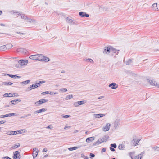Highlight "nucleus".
<instances>
[{
  "label": "nucleus",
  "instance_id": "nucleus-14",
  "mask_svg": "<svg viewBox=\"0 0 159 159\" xmlns=\"http://www.w3.org/2000/svg\"><path fill=\"white\" fill-rule=\"evenodd\" d=\"M102 143V142L101 140V139H100L97 142L94 143H93L92 146L93 147H95L97 145H98L99 144H101Z\"/></svg>",
  "mask_w": 159,
  "mask_h": 159
},
{
  "label": "nucleus",
  "instance_id": "nucleus-22",
  "mask_svg": "<svg viewBox=\"0 0 159 159\" xmlns=\"http://www.w3.org/2000/svg\"><path fill=\"white\" fill-rule=\"evenodd\" d=\"M94 139V137H92L89 138H88L86 139V141L87 143H89Z\"/></svg>",
  "mask_w": 159,
  "mask_h": 159
},
{
  "label": "nucleus",
  "instance_id": "nucleus-21",
  "mask_svg": "<svg viewBox=\"0 0 159 159\" xmlns=\"http://www.w3.org/2000/svg\"><path fill=\"white\" fill-rule=\"evenodd\" d=\"M17 133L16 131H9L7 134L8 135H16Z\"/></svg>",
  "mask_w": 159,
  "mask_h": 159
},
{
  "label": "nucleus",
  "instance_id": "nucleus-51",
  "mask_svg": "<svg viewBox=\"0 0 159 159\" xmlns=\"http://www.w3.org/2000/svg\"><path fill=\"white\" fill-rule=\"evenodd\" d=\"M30 21H30V22H32V23H36V20H34V19L32 20L31 19V20H30Z\"/></svg>",
  "mask_w": 159,
  "mask_h": 159
},
{
  "label": "nucleus",
  "instance_id": "nucleus-7",
  "mask_svg": "<svg viewBox=\"0 0 159 159\" xmlns=\"http://www.w3.org/2000/svg\"><path fill=\"white\" fill-rule=\"evenodd\" d=\"M111 46L109 47H105L103 53L106 54L109 53L111 50Z\"/></svg>",
  "mask_w": 159,
  "mask_h": 159
},
{
  "label": "nucleus",
  "instance_id": "nucleus-58",
  "mask_svg": "<svg viewBox=\"0 0 159 159\" xmlns=\"http://www.w3.org/2000/svg\"><path fill=\"white\" fill-rule=\"evenodd\" d=\"M145 153V152L144 151H143L142 152H141V153L139 154V156H142Z\"/></svg>",
  "mask_w": 159,
  "mask_h": 159
},
{
  "label": "nucleus",
  "instance_id": "nucleus-64",
  "mask_svg": "<svg viewBox=\"0 0 159 159\" xmlns=\"http://www.w3.org/2000/svg\"><path fill=\"white\" fill-rule=\"evenodd\" d=\"M71 24H73V25H75V24H77V22L76 21H73V22H72V23Z\"/></svg>",
  "mask_w": 159,
  "mask_h": 159
},
{
  "label": "nucleus",
  "instance_id": "nucleus-12",
  "mask_svg": "<svg viewBox=\"0 0 159 159\" xmlns=\"http://www.w3.org/2000/svg\"><path fill=\"white\" fill-rule=\"evenodd\" d=\"M38 87V85H37V84H34L31 85L28 88L29 90H31L34 88H35Z\"/></svg>",
  "mask_w": 159,
  "mask_h": 159
},
{
  "label": "nucleus",
  "instance_id": "nucleus-8",
  "mask_svg": "<svg viewBox=\"0 0 159 159\" xmlns=\"http://www.w3.org/2000/svg\"><path fill=\"white\" fill-rule=\"evenodd\" d=\"M44 56L42 54H37V61H42V60Z\"/></svg>",
  "mask_w": 159,
  "mask_h": 159
},
{
  "label": "nucleus",
  "instance_id": "nucleus-59",
  "mask_svg": "<svg viewBox=\"0 0 159 159\" xmlns=\"http://www.w3.org/2000/svg\"><path fill=\"white\" fill-rule=\"evenodd\" d=\"M106 149L105 148H103L101 152L102 153L103 152H104L106 151Z\"/></svg>",
  "mask_w": 159,
  "mask_h": 159
},
{
  "label": "nucleus",
  "instance_id": "nucleus-31",
  "mask_svg": "<svg viewBox=\"0 0 159 159\" xmlns=\"http://www.w3.org/2000/svg\"><path fill=\"white\" fill-rule=\"evenodd\" d=\"M3 84L6 85H11L13 84V83L10 82H3Z\"/></svg>",
  "mask_w": 159,
  "mask_h": 159
},
{
  "label": "nucleus",
  "instance_id": "nucleus-43",
  "mask_svg": "<svg viewBox=\"0 0 159 159\" xmlns=\"http://www.w3.org/2000/svg\"><path fill=\"white\" fill-rule=\"evenodd\" d=\"M142 157V156L140 157L139 155H138L137 156H136L135 157V159H141Z\"/></svg>",
  "mask_w": 159,
  "mask_h": 159
},
{
  "label": "nucleus",
  "instance_id": "nucleus-62",
  "mask_svg": "<svg viewBox=\"0 0 159 159\" xmlns=\"http://www.w3.org/2000/svg\"><path fill=\"white\" fill-rule=\"evenodd\" d=\"M39 82L40 84L43 83L45 82V81H39Z\"/></svg>",
  "mask_w": 159,
  "mask_h": 159
},
{
  "label": "nucleus",
  "instance_id": "nucleus-44",
  "mask_svg": "<svg viewBox=\"0 0 159 159\" xmlns=\"http://www.w3.org/2000/svg\"><path fill=\"white\" fill-rule=\"evenodd\" d=\"M16 133H17V134H22L23 132V130H18L16 131Z\"/></svg>",
  "mask_w": 159,
  "mask_h": 159
},
{
  "label": "nucleus",
  "instance_id": "nucleus-6",
  "mask_svg": "<svg viewBox=\"0 0 159 159\" xmlns=\"http://www.w3.org/2000/svg\"><path fill=\"white\" fill-rule=\"evenodd\" d=\"M79 15L82 17H88L89 16V14H87L86 12H80L79 13Z\"/></svg>",
  "mask_w": 159,
  "mask_h": 159
},
{
  "label": "nucleus",
  "instance_id": "nucleus-29",
  "mask_svg": "<svg viewBox=\"0 0 159 159\" xmlns=\"http://www.w3.org/2000/svg\"><path fill=\"white\" fill-rule=\"evenodd\" d=\"M113 84H112L111 87V89H115L118 88V85L117 84H116V83H113Z\"/></svg>",
  "mask_w": 159,
  "mask_h": 159
},
{
  "label": "nucleus",
  "instance_id": "nucleus-46",
  "mask_svg": "<svg viewBox=\"0 0 159 159\" xmlns=\"http://www.w3.org/2000/svg\"><path fill=\"white\" fill-rule=\"evenodd\" d=\"M60 90L62 92H66L67 91V89L65 88H63L60 89Z\"/></svg>",
  "mask_w": 159,
  "mask_h": 159
},
{
  "label": "nucleus",
  "instance_id": "nucleus-47",
  "mask_svg": "<svg viewBox=\"0 0 159 159\" xmlns=\"http://www.w3.org/2000/svg\"><path fill=\"white\" fill-rule=\"evenodd\" d=\"M7 75L11 78H15V75H14L10 74H7Z\"/></svg>",
  "mask_w": 159,
  "mask_h": 159
},
{
  "label": "nucleus",
  "instance_id": "nucleus-32",
  "mask_svg": "<svg viewBox=\"0 0 159 159\" xmlns=\"http://www.w3.org/2000/svg\"><path fill=\"white\" fill-rule=\"evenodd\" d=\"M124 148V146L122 144H119L118 146V149L120 150H123Z\"/></svg>",
  "mask_w": 159,
  "mask_h": 159
},
{
  "label": "nucleus",
  "instance_id": "nucleus-49",
  "mask_svg": "<svg viewBox=\"0 0 159 159\" xmlns=\"http://www.w3.org/2000/svg\"><path fill=\"white\" fill-rule=\"evenodd\" d=\"M58 93H56V92H49V94H57Z\"/></svg>",
  "mask_w": 159,
  "mask_h": 159
},
{
  "label": "nucleus",
  "instance_id": "nucleus-26",
  "mask_svg": "<svg viewBox=\"0 0 159 159\" xmlns=\"http://www.w3.org/2000/svg\"><path fill=\"white\" fill-rule=\"evenodd\" d=\"M6 50H8L12 47V45L11 44H8L5 45Z\"/></svg>",
  "mask_w": 159,
  "mask_h": 159
},
{
  "label": "nucleus",
  "instance_id": "nucleus-36",
  "mask_svg": "<svg viewBox=\"0 0 159 159\" xmlns=\"http://www.w3.org/2000/svg\"><path fill=\"white\" fill-rule=\"evenodd\" d=\"M15 115H16V114L14 113H11L7 114V117H10L11 116H13Z\"/></svg>",
  "mask_w": 159,
  "mask_h": 159
},
{
  "label": "nucleus",
  "instance_id": "nucleus-57",
  "mask_svg": "<svg viewBox=\"0 0 159 159\" xmlns=\"http://www.w3.org/2000/svg\"><path fill=\"white\" fill-rule=\"evenodd\" d=\"M110 149L111 150V151L112 152H114L115 150V149H114V148H113L112 147H110Z\"/></svg>",
  "mask_w": 159,
  "mask_h": 159
},
{
  "label": "nucleus",
  "instance_id": "nucleus-30",
  "mask_svg": "<svg viewBox=\"0 0 159 159\" xmlns=\"http://www.w3.org/2000/svg\"><path fill=\"white\" fill-rule=\"evenodd\" d=\"M111 51L113 53H116L117 51H119V50H117L116 49L113 48L111 47Z\"/></svg>",
  "mask_w": 159,
  "mask_h": 159
},
{
  "label": "nucleus",
  "instance_id": "nucleus-2",
  "mask_svg": "<svg viewBox=\"0 0 159 159\" xmlns=\"http://www.w3.org/2000/svg\"><path fill=\"white\" fill-rule=\"evenodd\" d=\"M13 158V159H20L21 158L20 153L17 151H15L14 152Z\"/></svg>",
  "mask_w": 159,
  "mask_h": 159
},
{
  "label": "nucleus",
  "instance_id": "nucleus-61",
  "mask_svg": "<svg viewBox=\"0 0 159 159\" xmlns=\"http://www.w3.org/2000/svg\"><path fill=\"white\" fill-rule=\"evenodd\" d=\"M26 117H27V115L26 114V115H24L21 116V118H26Z\"/></svg>",
  "mask_w": 159,
  "mask_h": 159
},
{
  "label": "nucleus",
  "instance_id": "nucleus-56",
  "mask_svg": "<svg viewBox=\"0 0 159 159\" xmlns=\"http://www.w3.org/2000/svg\"><path fill=\"white\" fill-rule=\"evenodd\" d=\"M7 117V114L4 115H1L0 116V118H4Z\"/></svg>",
  "mask_w": 159,
  "mask_h": 159
},
{
  "label": "nucleus",
  "instance_id": "nucleus-4",
  "mask_svg": "<svg viewBox=\"0 0 159 159\" xmlns=\"http://www.w3.org/2000/svg\"><path fill=\"white\" fill-rule=\"evenodd\" d=\"M33 150V152L32 155L33 158H34L37 156L39 151L38 148H34Z\"/></svg>",
  "mask_w": 159,
  "mask_h": 159
},
{
  "label": "nucleus",
  "instance_id": "nucleus-45",
  "mask_svg": "<svg viewBox=\"0 0 159 159\" xmlns=\"http://www.w3.org/2000/svg\"><path fill=\"white\" fill-rule=\"evenodd\" d=\"M110 146H111V147H112V148L113 147L114 148H116L117 147L115 143L111 144L110 145Z\"/></svg>",
  "mask_w": 159,
  "mask_h": 159
},
{
  "label": "nucleus",
  "instance_id": "nucleus-1",
  "mask_svg": "<svg viewBox=\"0 0 159 159\" xmlns=\"http://www.w3.org/2000/svg\"><path fill=\"white\" fill-rule=\"evenodd\" d=\"M48 100L45 99H41L39 101H38L35 103V104L36 106H38L42 104L47 102Z\"/></svg>",
  "mask_w": 159,
  "mask_h": 159
},
{
  "label": "nucleus",
  "instance_id": "nucleus-37",
  "mask_svg": "<svg viewBox=\"0 0 159 159\" xmlns=\"http://www.w3.org/2000/svg\"><path fill=\"white\" fill-rule=\"evenodd\" d=\"M76 148H77L76 147H72L69 148H68V149L70 151H72V150H75L76 149Z\"/></svg>",
  "mask_w": 159,
  "mask_h": 159
},
{
  "label": "nucleus",
  "instance_id": "nucleus-13",
  "mask_svg": "<svg viewBox=\"0 0 159 159\" xmlns=\"http://www.w3.org/2000/svg\"><path fill=\"white\" fill-rule=\"evenodd\" d=\"M152 9L155 11H158V8L157 7V3H154L152 4Z\"/></svg>",
  "mask_w": 159,
  "mask_h": 159
},
{
  "label": "nucleus",
  "instance_id": "nucleus-40",
  "mask_svg": "<svg viewBox=\"0 0 159 159\" xmlns=\"http://www.w3.org/2000/svg\"><path fill=\"white\" fill-rule=\"evenodd\" d=\"M73 97L72 95H68L66 97V98L67 99H70Z\"/></svg>",
  "mask_w": 159,
  "mask_h": 159
},
{
  "label": "nucleus",
  "instance_id": "nucleus-11",
  "mask_svg": "<svg viewBox=\"0 0 159 159\" xmlns=\"http://www.w3.org/2000/svg\"><path fill=\"white\" fill-rule=\"evenodd\" d=\"M109 138V137L108 135L104 136L102 139H101V140L102 143L107 141Z\"/></svg>",
  "mask_w": 159,
  "mask_h": 159
},
{
  "label": "nucleus",
  "instance_id": "nucleus-27",
  "mask_svg": "<svg viewBox=\"0 0 159 159\" xmlns=\"http://www.w3.org/2000/svg\"><path fill=\"white\" fill-rule=\"evenodd\" d=\"M50 60L49 58L47 57L44 56V57H43L42 61H44L45 62H48Z\"/></svg>",
  "mask_w": 159,
  "mask_h": 159
},
{
  "label": "nucleus",
  "instance_id": "nucleus-18",
  "mask_svg": "<svg viewBox=\"0 0 159 159\" xmlns=\"http://www.w3.org/2000/svg\"><path fill=\"white\" fill-rule=\"evenodd\" d=\"M140 140L137 139H134L133 140V144L135 145L136 146L138 145V143L140 141Z\"/></svg>",
  "mask_w": 159,
  "mask_h": 159
},
{
  "label": "nucleus",
  "instance_id": "nucleus-3",
  "mask_svg": "<svg viewBox=\"0 0 159 159\" xmlns=\"http://www.w3.org/2000/svg\"><path fill=\"white\" fill-rule=\"evenodd\" d=\"M86 101L85 100L79 101L74 103V105L75 107H77L79 105L84 104L86 103Z\"/></svg>",
  "mask_w": 159,
  "mask_h": 159
},
{
  "label": "nucleus",
  "instance_id": "nucleus-55",
  "mask_svg": "<svg viewBox=\"0 0 159 159\" xmlns=\"http://www.w3.org/2000/svg\"><path fill=\"white\" fill-rule=\"evenodd\" d=\"M70 126H66L64 128V129L65 130H66L70 128Z\"/></svg>",
  "mask_w": 159,
  "mask_h": 159
},
{
  "label": "nucleus",
  "instance_id": "nucleus-38",
  "mask_svg": "<svg viewBox=\"0 0 159 159\" xmlns=\"http://www.w3.org/2000/svg\"><path fill=\"white\" fill-rule=\"evenodd\" d=\"M86 61L89 62L90 63H93V61L91 59H89V58L87 59H86Z\"/></svg>",
  "mask_w": 159,
  "mask_h": 159
},
{
  "label": "nucleus",
  "instance_id": "nucleus-60",
  "mask_svg": "<svg viewBox=\"0 0 159 159\" xmlns=\"http://www.w3.org/2000/svg\"><path fill=\"white\" fill-rule=\"evenodd\" d=\"M6 122V121H4L3 120L1 121H0V125Z\"/></svg>",
  "mask_w": 159,
  "mask_h": 159
},
{
  "label": "nucleus",
  "instance_id": "nucleus-28",
  "mask_svg": "<svg viewBox=\"0 0 159 159\" xmlns=\"http://www.w3.org/2000/svg\"><path fill=\"white\" fill-rule=\"evenodd\" d=\"M132 62V60L131 59H129L126 61L125 63L126 65H129Z\"/></svg>",
  "mask_w": 159,
  "mask_h": 159
},
{
  "label": "nucleus",
  "instance_id": "nucleus-16",
  "mask_svg": "<svg viewBox=\"0 0 159 159\" xmlns=\"http://www.w3.org/2000/svg\"><path fill=\"white\" fill-rule=\"evenodd\" d=\"M18 101L19 102L21 101V100L20 99H16L14 100H11L10 101V103L11 104L15 105L16 104L17 101Z\"/></svg>",
  "mask_w": 159,
  "mask_h": 159
},
{
  "label": "nucleus",
  "instance_id": "nucleus-54",
  "mask_svg": "<svg viewBox=\"0 0 159 159\" xmlns=\"http://www.w3.org/2000/svg\"><path fill=\"white\" fill-rule=\"evenodd\" d=\"M15 15H20V13L18 12H16L13 13Z\"/></svg>",
  "mask_w": 159,
  "mask_h": 159
},
{
  "label": "nucleus",
  "instance_id": "nucleus-35",
  "mask_svg": "<svg viewBox=\"0 0 159 159\" xmlns=\"http://www.w3.org/2000/svg\"><path fill=\"white\" fill-rule=\"evenodd\" d=\"M30 81V80H28L25 81H23L21 82V83L22 84H28Z\"/></svg>",
  "mask_w": 159,
  "mask_h": 159
},
{
  "label": "nucleus",
  "instance_id": "nucleus-10",
  "mask_svg": "<svg viewBox=\"0 0 159 159\" xmlns=\"http://www.w3.org/2000/svg\"><path fill=\"white\" fill-rule=\"evenodd\" d=\"M18 62L22 66L23 65H25L28 63V60L25 61L23 60H20L18 61Z\"/></svg>",
  "mask_w": 159,
  "mask_h": 159
},
{
  "label": "nucleus",
  "instance_id": "nucleus-34",
  "mask_svg": "<svg viewBox=\"0 0 159 159\" xmlns=\"http://www.w3.org/2000/svg\"><path fill=\"white\" fill-rule=\"evenodd\" d=\"M20 15L21 16V18L22 19H25L27 16L26 15L24 14H20Z\"/></svg>",
  "mask_w": 159,
  "mask_h": 159
},
{
  "label": "nucleus",
  "instance_id": "nucleus-53",
  "mask_svg": "<svg viewBox=\"0 0 159 159\" xmlns=\"http://www.w3.org/2000/svg\"><path fill=\"white\" fill-rule=\"evenodd\" d=\"M90 156L91 158H93L95 157V155L92 153H90Z\"/></svg>",
  "mask_w": 159,
  "mask_h": 159
},
{
  "label": "nucleus",
  "instance_id": "nucleus-9",
  "mask_svg": "<svg viewBox=\"0 0 159 159\" xmlns=\"http://www.w3.org/2000/svg\"><path fill=\"white\" fill-rule=\"evenodd\" d=\"M149 82L150 83V84L152 85L156 86L158 87H159V85H158L155 81H154L152 80H149Z\"/></svg>",
  "mask_w": 159,
  "mask_h": 159
},
{
  "label": "nucleus",
  "instance_id": "nucleus-41",
  "mask_svg": "<svg viewBox=\"0 0 159 159\" xmlns=\"http://www.w3.org/2000/svg\"><path fill=\"white\" fill-rule=\"evenodd\" d=\"M61 116H62V117L64 118H67L70 117V116L69 115H62Z\"/></svg>",
  "mask_w": 159,
  "mask_h": 159
},
{
  "label": "nucleus",
  "instance_id": "nucleus-19",
  "mask_svg": "<svg viewBox=\"0 0 159 159\" xmlns=\"http://www.w3.org/2000/svg\"><path fill=\"white\" fill-rule=\"evenodd\" d=\"M105 114H94L93 116L95 118H99L104 116Z\"/></svg>",
  "mask_w": 159,
  "mask_h": 159
},
{
  "label": "nucleus",
  "instance_id": "nucleus-50",
  "mask_svg": "<svg viewBox=\"0 0 159 159\" xmlns=\"http://www.w3.org/2000/svg\"><path fill=\"white\" fill-rule=\"evenodd\" d=\"M2 159H12L10 158L8 156H6V157H3Z\"/></svg>",
  "mask_w": 159,
  "mask_h": 159
},
{
  "label": "nucleus",
  "instance_id": "nucleus-42",
  "mask_svg": "<svg viewBox=\"0 0 159 159\" xmlns=\"http://www.w3.org/2000/svg\"><path fill=\"white\" fill-rule=\"evenodd\" d=\"M17 68H20L22 67V66L21 65H20V64L19 63H18L17 64H16L15 66Z\"/></svg>",
  "mask_w": 159,
  "mask_h": 159
},
{
  "label": "nucleus",
  "instance_id": "nucleus-52",
  "mask_svg": "<svg viewBox=\"0 0 159 159\" xmlns=\"http://www.w3.org/2000/svg\"><path fill=\"white\" fill-rule=\"evenodd\" d=\"M25 20H26L28 21L29 22H30V20H31V19L30 18L27 17V16H26V18Z\"/></svg>",
  "mask_w": 159,
  "mask_h": 159
},
{
  "label": "nucleus",
  "instance_id": "nucleus-48",
  "mask_svg": "<svg viewBox=\"0 0 159 159\" xmlns=\"http://www.w3.org/2000/svg\"><path fill=\"white\" fill-rule=\"evenodd\" d=\"M49 91H45L44 92H43L41 93V94L42 95H44L45 94H48L49 93Z\"/></svg>",
  "mask_w": 159,
  "mask_h": 159
},
{
  "label": "nucleus",
  "instance_id": "nucleus-15",
  "mask_svg": "<svg viewBox=\"0 0 159 159\" xmlns=\"http://www.w3.org/2000/svg\"><path fill=\"white\" fill-rule=\"evenodd\" d=\"M20 144L19 143H18L16 144H15L13 146L11 147L10 148V149L11 150H12L15 149L16 148L20 147Z\"/></svg>",
  "mask_w": 159,
  "mask_h": 159
},
{
  "label": "nucleus",
  "instance_id": "nucleus-17",
  "mask_svg": "<svg viewBox=\"0 0 159 159\" xmlns=\"http://www.w3.org/2000/svg\"><path fill=\"white\" fill-rule=\"evenodd\" d=\"M46 110V109L45 108H42L41 109H39V110L34 111V113L36 114L40 113L43 111H45Z\"/></svg>",
  "mask_w": 159,
  "mask_h": 159
},
{
  "label": "nucleus",
  "instance_id": "nucleus-23",
  "mask_svg": "<svg viewBox=\"0 0 159 159\" xmlns=\"http://www.w3.org/2000/svg\"><path fill=\"white\" fill-rule=\"evenodd\" d=\"M3 96L5 97H13V95L12 93H7L4 94L3 95Z\"/></svg>",
  "mask_w": 159,
  "mask_h": 159
},
{
  "label": "nucleus",
  "instance_id": "nucleus-5",
  "mask_svg": "<svg viewBox=\"0 0 159 159\" xmlns=\"http://www.w3.org/2000/svg\"><path fill=\"white\" fill-rule=\"evenodd\" d=\"M110 126L111 124L110 123H107L106 125L103 128V130L104 131H109L110 129Z\"/></svg>",
  "mask_w": 159,
  "mask_h": 159
},
{
  "label": "nucleus",
  "instance_id": "nucleus-20",
  "mask_svg": "<svg viewBox=\"0 0 159 159\" xmlns=\"http://www.w3.org/2000/svg\"><path fill=\"white\" fill-rule=\"evenodd\" d=\"M120 121L119 120H116L114 123V127L115 128L117 127L120 125Z\"/></svg>",
  "mask_w": 159,
  "mask_h": 159
},
{
  "label": "nucleus",
  "instance_id": "nucleus-63",
  "mask_svg": "<svg viewBox=\"0 0 159 159\" xmlns=\"http://www.w3.org/2000/svg\"><path fill=\"white\" fill-rule=\"evenodd\" d=\"M20 78L21 77L20 76L15 75V78Z\"/></svg>",
  "mask_w": 159,
  "mask_h": 159
},
{
  "label": "nucleus",
  "instance_id": "nucleus-25",
  "mask_svg": "<svg viewBox=\"0 0 159 159\" xmlns=\"http://www.w3.org/2000/svg\"><path fill=\"white\" fill-rule=\"evenodd\" d=\"M66 21L67 23L69 24H71L73 21L70 17H68L66 19Z\"/></svg>",
  "mask_w": 159,
  "mask_h": 159
},
{
  "label": "nucleus",
  "instance_id": "nucleus-39",
  "mask_svg": "<svg viewBox=\"0 0 159 159\" xmlns=\"http://www.w3.org/2000/svg\"><path fill=\"white\" fill-rule=\"evenodd\" d=\"M152 149H154L155 151H157V152H159V147H153Z\"/></svg>",
  "mask_w": 159,
  "mask_h": 159
},
{
  "label": "nucleus",
  "instance_id": "nucleus-33",
  "mask_svg": "<svg viewBox=\"0 0 159 159\" xmlns=\"http://www.w3.org/2000/svg\"><path fill=\"white\" fill-rule=\"evenodd\" d=\"M5 48L6 47L5 45L2 46L0 47V50L2 51H5L6 50V49Z\"/></svg>",
  "mask_w": 159,
  "mask_h": 159
},
{
  "label": "nucleus",
  "instance_id": "nucleus-24",
  "mask_svg": "<svg viewBox=\"0 0 159 159\" xmlns=\"http://www.w3.org/2000/svg\"><path fill=\"white\" fill-rule=\"evenodd\" d=\"M29 58L31 59L36 60L37 61V54L30 56Z\"/></svg>",
  "mask_w": 159,
  "mask_h": 159
}]
</instances>
